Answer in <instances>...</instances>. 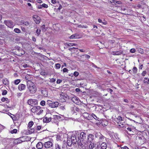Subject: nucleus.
<instances>
[{
  "instance_id": "32",
  "label": "nucleus",
  "mask_w": 149,
  "mask_h": 149,
  "mask_svg": "<svg viewBox=\"0 0 149 149\" xmlns=\"http://www.w3.org/2000/svg\"><path fill=\"white\" fill-rule=\"evenodd\" d=\"M78 27L79 28H87V26H84V25H79L78 26Z\"/></svg>"
},
{
  "instance_id": "42",
  "label": "nucleus",
  "mask_w": 149,
  "mask_h": 149,
  "mask_svg": "<svg viewBox=\"0 0 149 149\" xmlns=\"http://www.w3.org/2000/svg\"><path fill=\"white\" fill-rule=\"evenodd\" d=\"M121 3V2L120 1L115 0V1H114V3L116 4H120Z\"/></svg>"
},
{
  "instance_id": "37",
  "label": "nucleus",
  "mask_w": 149,
  "mask_h": 149,
  "mask_svg": "<svg viewBox=\"0 0 149 149\" xmlns=\"http://www.w3.org/2000/svg\"><path fill=\"white\" fill-rule=\"evenodd\" d=\"M79 74L78 72L77 71L74 72L73 74L74 76L75 77L78 76L79 75Z\"/></svg>"
},
{
  "instance_id": "31",
  "label": "nucleus",
  "mask_w": 149,
  "mask_h": 149,
  "mask_svg": "<svg viewBox=\"0 0 149 149\" xmlns=\"http://www.w3.org/2000/svg\"><path fill=\"white\" fill-rule=\"evenodd\" d=\"M55 66L57 69H59L61 67V64L59 63H56L55 65Z\"/></svg>"
},
{
  "instance_id": "11",
  "label": "nucleus",
  "mask_w": 149,
  "mask_h": 149,
  "mask_svg": "<svg viewBox=\"0 0 149 149\" xmlns=\"http://www.w3.org/2000/svg\"><path fill=\"white\" fill-rule=\"evenodd\" d=\"M76 136H76V135L75 136H72L70 138L73 144H75L77 141Z\"/></svg>"
},
{
  "instance_id": "61",
  "label": "nucleus",
  "mask_w": 149,
  "mask_h": 149,
  "mask_svg": "<svg viewBox=\"0 0 149 149\" xmlns=\"http://www.w3.org/2000/svg\"><path fill=\"white\" fill-rule=\"evenodd\" d=\"M108 91H109V92H110L111 93V92H112L113 91V90L112 89H111V88H108Z\"/></svg>"
},
{
  "instance_id": "56",
  "label": "nucleus",
  "mask_w": 149,
  "mask_h": 149,
  "mask_svg": "<svg viewBox=\"0 0 149 149\" xmlns=\"http://www.w3.org/2000/svg\"><path fill=\"white\" fill-rule=\"evenodd\" d=\"M62 8V6L61 5H60V6H59L58 8L57 9V10L58 11H60V10Z\"/></svg>"
},
{
  "instance_id": "26",
  "label": "nucleus",
  "mask_w": 149,
  "mask_h": 149,
  "mask_svg": "<svg viewBox=\"0 0 149 149\" xmlns=\"http://www.w3.org/2000/svg\"><path fill=\"white\" fill-rule=\"evenodd\" d=\"M21 80L19 79H17L15 81L14 84L15 85L18 84L20 82Z\"/></svg>"
},
{
  "instance_id": "62",
  "label": "nucleus",
  "mask_w": 149,
  "mask_h": 149,
  "mask_svg": "<svg viewBox=\"0 0 149 149\" xmlns=\"http://www.w3.org/2000/svg\"><path fill=\"white\" fill-rule=\"evenodd\" d=\"M51 81L52 82H53L55 81L56 79L54 78H52L51 80Z\"/></svg>"
},
{
  "instance_id": "24",
  "label": "nucleus",
  "mask_w": 149,
  "mask_h": 149,
  "mask_svg": "<svg viewBox=\"0 0 149 149\" xmlns=\"http://www.w3.org/2000/svg\"><path fill=\"white\" fill-rule=\"evenodd\" d=\"M3 83L5 85H8L9 84V82L7 79H5L3 80Z\"/></svg>"
},
{
  "instance_id": "23",
  "label": "nucleus",
  "mask_w": 149,
  "mask_h": 149,
  "mask_svg": "<svg viewBox=\"0 0 149 149\" xmlns=\"http://www.w3.org/2000/svg\"><path fill=\"white\" fill-rule=\"evenodd\" d=\"M21 24L23 25L28 26L29 24V23L27 21L24 22L23 21H21Z\"/></svg>"
},
{
  "instance_id": "55",
  "label": "nucleus",
  "mask_w": 149,
  "mask_h": 149,
  "mask_svg": "<svg viewBox=\"0 0 149 149\" xmlns=\"http://www.w3.org/2000/svg\"><path fill=\"white\" fill-rule=\"evenodd\" d=\"M117 119L118 120H119L120 121H122V117L120 116H119L118 117Z\"/></svg>"
},
{
  "instance_id": "9",
  "label": "nucleus",
  "mask_w": 149,
  "mask_h": 149,
  "mask_svg": "<svg viewBox=\"0 0 149 149\" xmlns=\"http://www.w3.org/2000/svg\"><path fill=\"white\" fill-rule=\"evenodd\" d=\"M26 87L25 85L23 84H20L18 86V88L20 91H22L25 89Z\"/></svg>"
},
{
  "instance_id": "44",
  "label": "nucleus",
  "mask_w": 149,
  "mask_h": 149,
  "mask_svg": "<svg viewBox=\"0 0 149 149\" xmlns=\"http://www.w3.org/2000/svg\"><path fill=\"white\" fill-rule=\"evenodd\" d=\"M45 102L44 101H42L40 102V104L42 106H44L45 104Z\"/></svg>"
},
{
  "instance_id": "6",
  "label": "nucleus",
  "mask_w": 149,
  "mask_h": 149,
  "mask_svg": "<svg viewBox=\"0 0 149 149\" xmlns=\"http://www.w3.org/2000/svg\"><path fill=\"white\" fill-rule=\"evenodd\" d=\"M28 104L32 106L38 104V101L36 99H30L27 101Z\"/></svg>"
},
{
  "instance_id": "27",
  "label": "nucleus",
  "mask_w": 149,
  "mask_h": 149,
  "mask_svg": "<svg viewBox=\"0 0 149 149\" xmlns=\"http://www.w3.org/2000/svg\"><path fill=\"white\" fill-rule=\"evenodd\" d=\"M55 149H61V147L58 144H55Z\"/></svg>"
},
{
  "instance_id": "47",
  "label": "nucleus",
  "mask_w": 149,
  "mask_h": 149,
  "mask_svg": "<svg viewBox=\"0 0 149 149\" xmlns=\"http://www.w3.org/2000/svg\"><path fill=\"white\" fill-rule=\"evenodd\" d=\"M62 149H67V146L65 145H63L62 147Z\"/></svg>"
},
{
  "instance_id": "43",
  "label": "nucleus",
  "mask_w": 149,
  "mask_h": 149,
  "mask_svg": "<svg viewBox=\"0 0 149 149\" xmlns=\"http://www.w3.org/2000/svg\"><path fill=\"white\" fill-rule=\"evenodd\" d=\"M82 56H84L85 58H87V59H89L90 58V56L89 55H87L86 54L83 55H82Z\"/></svg>"
},
{
  "instance_id": "60",
  "label": "nucleus",
  "mask_w": 149,
  "mask_h": 149,
  "mask_svg": "<svg viewBox=\"0 0 149 149\" xmlns=\"http://www.w3.org/2000/svg\"><path fill=\"white\" fill-rule=\"evenodd\" d=\"M41 128V127L40 126H38L37 127V129L38 130H40Z\"/></svg>"
},
{
  "instance_id": "50",
  "label": "nucleus",
  "mask_w": 149,
  "mask_h": 149,
  "mask_svg": "<svg viewBox=\"0 0 149 149\" xmlns=\"http://www.w3.org/2000/svg\"><path fill=\"white\" fill-rule=\"evenodd\" d=\"M122 149H129V148L126 146H123L121 147Z\"/></svg>"
},
{
  "instance_id": "40",
  "label": "nucleus",
  "mask_w": 149,
  "mask_h": 149,
  "mask_svg": "<svg viewBox=\"0 0 149 149\" xmlns=\"http://www.w3.org/2000/svg\"><path fill=\"white\" fill-rule=\"evenodd\" d=\"M36 32L38 36L40 34V30L37 29L36 30Z\"/></svg>"
},
{
  "instance_id": "52",
  "label": "nucleus",
  "mask_w": 149,
  "mask_h": 149,
  "mask_svg": "<svg viewBox=\"0 0 149 149\" xmlns=\"http://www.w3.org/2000/svg\"><path fill=\"white\" fill-rule=\"evenodd\" d=\"M146 74V71H143L141 73V74L143 76H145Z\"/></svg>"
},
{
  "instance_id": "17",
  "label": "nucleus",
  "mask_w": 149,
  "mask_h": 149,
  "mask_svg": "<svg viewBox=\"0 0 149 149\" xmlns=\"http://www.w3.org/2000/svg\"><path fill=\"white\" fill-rule=\"evenodd\" d=\"M70 38V39L79 38V35L77 33L71 35Z\"/></svg>"
},
{
  "instance_id": "51",
  "label": "nucleus",
  "mask_w": 149,
  "mask_h": 149,
  "mask_svg": "<svg viewBox=\"0 0 149 149\" xmlns=\"http://www.w3.org/2000/svg\"><path fill=\"white\" fill-rule=\"evenodd\" d=\"M127 133L129 134L133 135V134H134V132L133 131V130H132L131 131L129 132H128Z\"/></svg>"
},
{
  "instance_id": "12",
  "label": "nucleus",
  "mask_w": 149,
  "mask_h": 149,
  "mask_svg": "<svg viewBox=\"0 0 149 149\" xmlns=\"http://www.w3.org/2000/svg\"><path fill=\"white\" fill-rule=\"evenodd\" d=\"M94 136L93 135L91 134H89L88 136V142H91V141H93L94 139Z\"/></svg>"
},
{
  "instance_id": "36",
  "label": "nucleus",
  "mask_w": 149,
  "mask_h": 149,
  "mask_svg": "<svg viewBox=\"0 0 149 149\" xmlns=\"http://www.w3.org/2000/svg\"><path fill=\"white\" fill-rule=\"evenodd\" d=\"M91 116L95 119L96 120H97V119L98 118L94 113H92L91 115Z\"/></svg>"
},
{
  "instance_id": "1",
  "label": "nucleus",
  "mask_w": 149,
  "mask_h": 149,
  "mask_svg": "<svg viewBox=\"0 0 149 149\" xmlns=\"http://www.w3.org/2000/svg\"><path fill=\"white\" fill-rule=\"evenodd\" d=\"M27 86L30 93L33 94L36 92L37 89L33 82L30 81H28L27 82Z\"/></svg>"
},
{
  "instance_id": "29",
  "label": "nucleus",
  "mask_w": 149,
  "mask_h": 149,
  "mask_svg": "<svg viewBox=\"0 0 149 149\" xmlns=\"http://www.w3.org/2000/svg\"><path fill=\"white\" fill-rule=\"evenodd\" d=\"M33 123L32 121H31L30 122H29V127L30 128L32 127V126H33Z\"/></svg>"
},
{
  "instance_id": "35",
  "label": "nucleus",
  "mask_w": 149,
  "mask_h": 149,
  "mask_svg": "<svg viewBox=\"0 0 149 149\" xmlns=\"http://www.w3.org/2000/svg\"><path fill=\"white\" fill-rule=\"evenodd\" d=\"M8 100V98H4V97H3L1 99V101L3 102H4L5 101H7Z\"/></svg>"
},
{
  "instance_id": "25",
  "label": "nucleus",
  "mask_w": 149,
  "mask_h": 149,
  "mask_svg": "<svg viewBox=\"0 0 149 149\" xmlns=\"http://www.w3.org/2000/svg\"><path fill=\"white\" fill-rule=\"evenodd\" d=\"M143 82L146 84H149V79L145 77L143 80Z\"/></svg>"
},
{
  "instance_id": "2",
  "label": "nucleus",
  "mask_w": 149,
  "mask_h": 149,
  "mask_svg": "<svg viewBox=\"0 0 149 149\" xmlns=\"http://www.w3.org/2000/svg\"><path fill=\"white\" fill-rule=\"evenodd\" d=\"M75 134L77 136H78V137L79 136V139L81 140L82 142L86 139V134L84 132H80L77 131L76 132Z\"/></svg>"
},
{
  "instance_id": "28",
  "label": "nucleus",
  "mask_w": 149,
  "mask_h": 149,
  "mask_svg": "<svg viewBox=\"0 0 149 149\" xmlns=\"http://www.w3.org/2000/svg\"><path fill=\"white\" fill-rule=\"evenodd\" d=\"M14 31L16 33H20L21 32V31L18 28L15 29Z\"/></svg>"
},
{
  "instance_id": "45",
  "label": "nucleus",
  "mask_w": 149,
  "mask_h": 149,
  "mask_svg": "<svg viewBox=\"0 0 149 149\" xmlns=\"http://www.w3.org/2000/svg\"><path fill=\"white\" fill-rule=\"evenodd\" d=\"M42 7H44L45 8H47L48 7L47 5L45 3H43L42 5Z\"/></svg>"
},
{
  "instance_id": "20",
  "label": "nucleus",
  "mask_w": 149,
  "mask_h": 149,
  "mask_svg": "<svg viewBox=\"0 0 149 149\" xmlns=\"http://www.w3.org/2000/svg\"><path fill=\"white\" fill-rule=\"evenodd\" d=\"M41 93L42 95L45 97H47L48 96L47 92L45 90L42 91Z\"/></svg>"
},
{
  "instance_id": "5",
  "label": "nucleus",
  "mask_w": 149,
  "mask_h": 149,
  "mask_svg": "<svg viewBox=\"0 0 149 149\" xmlns=\"http://www.w3.org/2000/svg\"><path fill=\"white\" fill-rule=\"evenodd\" d=\"M53 143L52 141H50L46 142L43 144L44 147L46 149L51 148L53 146Z\"/></svg>"
},
{
  "instance_id": "7",
  "label": "nucleus",
  "mask_w": 149,
  "mask_h": 149,
  "mask_svg": "<svg viewBox=\"0 0 149 149\" xmlns=\"http://www.w3.org/2000/svg\"><path fill=\"white\" fill-rule=\"evenodd\" d=\"M33 18L37 24H39L40 22V17L37 15H34L33 16Z\"/></svg>"
},
{
  "instance_id": "39",
  "label": "nucleus",
  "mask_w": 149,
  "mask_h": 149,
  "mask_svg": "<svg viewBox=\"0 0 149 149\" xmlns=\"http://www.w3.org/2000/svg\"><path fill=\"white\" fill-rule=\"evenodd\" d=\"M52 102L50 100H47V104L49 105V106H50V105H51V104L52 103Z\"/></svg>"
},
{
  "instance_id": "3",
  "label": "nucleus",
  "mask_w": 149,
  "mask_h": 149,
  "mask_svg": "<svg viewBox=\"0 0 149 149\" xmlns=\"http://www.w3.org/2000/svg\"><path fill=\"white\" fill-rule=\"evenodd\" d=\"M3 23L8 27L10 28H13L15 25L13 22L11 20H5Z\"/></svg>"
},
{
  "instance_id": "8",
  "label": "nucleus",
  "mask_w": 149,
  "mask_h": 149,
  "mask_svg": "<svg viewBox=\"0 0 149 149\" xmlns=\"http://www.w3.org/2000/svg\"><path fill=\"white\" fill-rule=\"evenodd\" d=\"M82 141L81 140H80V139H79V136L78 137V146L81 147V148L84 149L85 148V147L84 146V145L83 144V143L81 142Z\"/></svg>"
},
{
  "instance_id": "41",
  "label": "nucleus",
  "mask_w": 149,
  "mask_h": 149,
  "mask_svg": "<svg viewBox=\"0 0 149 149\" xmlns=\"http://www.w3.org/2000/svg\"><path fill=\"white\" fill-rule=\"evenodd\" d=\"M135 51L136 50L134 48L130 50V52L131 53H134L135 52Z\"/></svg>"
},
{
  "instance_id": "13",
  "label": "nucleus",
  "mask_w": 149,
  "mask_h": 149,
  "mask_svg": "<svg viewBox=\"0 0 149 149\" xmlns=\"http://www.w3.org/2000/svg\"><path fill=\"white\" fill-rule=\"evenodd\" d=\"M23 139V138L22 137L18 138L15 141L14 143L16 144L20 143L23 141V140H22Z\"/></svg>"
},
{
  "instance_id": "53",
  "label": "nucleus",
  "mask_w": 149,
  "mask_h": 149,
  "mask_svg": "<svg viewBox=\"0 0 149 149\" xmlns=\"http://www.w3.org/2000/svg\"><path fill=\"white\" fill-rule=\"evenodd\" d=\"M34 129H31L30 130H29V132L30 133H32L34 132Z\"/></svg>"
},
{
  "instance_id": "16",
  "label": "nucleus",
  "mask_w": 149,
  "mask_h": 149,
  "mask_svg": "<svg viewBox=\"0 0 149 149\" xmlns=\"http://www.w3.org/2000/svg\"><path fill=\"white\" fill-rule=\"evenodd\" d=\"M107 148V145L106 143L102 142L101 145V149H106Z\"/></svg>"
},
{
  "instance_id": "14",
  "label": "nucleus",
  "mask_w": 149,
  "mask_h": 149,
  "mask_svg": "<svg viewBox=\"0 0 149 149\" xmlns=\"http://www.w3.org/2000/svg\"><path fill=\"white\" fill-rule=\"evenodd\" d=\"M43 146L42 143L41 142H39L37 144L36 146L38 149H41L42 148Z\"/></svg>"
},
{
  "instance_id": "10",
  "label": "nucleus",
  "mask_w": 149,
  "mask_h": 149,
  "mask_svg": "<svg viewBox=\"0 0 149 149\" xmlns=\"http://www.w3.org/2000/svg\"><path fill=\"white\" fill-rule=\"evenodd\" d=\"M58 104L59 103L57 102H52L49 107L52 108L56 107L58 106Z\"/></svg>"
},
{
  "instance_id": "18",
  "label": "nucleus",
  "mask_w": 149,
  "mask_h": 149,
  "mask_svg": "<svg viewBox=\"0 0 149 149\" xmlns=\"http://www.w3.org/2000/svg\"><path fill=\"white\" fill-rule=\"evenodd\" d=\"M90 142V144L89 145V148L90 149H93V148L96 147V146H94L95 143L94 142H92L91 141Z\"/></svg>"
},
{
  "instance_id": "22",
  "label": "nucleus",
  "mask_w": 149,
  "mask_h": 149,
  "mask_svg": "<svg viewBox=\"0 0 149 149\" xmlns=\"http://www.w3.org/2000/svg\"><path fill=\"white\" fill-rule=\"evenodd\" d=\"M82 116L88 119V117L89 115L88 113L86 112H85L82 113Z\"/></svg>"
},
{
  "instance_id": "33",
  "label": "nucleus",
  "mask_w": 149,
  "mask_h": 149,
  "mask_svg": "<svg viewBox=\"0 0 149 149\" xmlns=\"http://www.w3.org/2000/svg\"><path fill=\"white\" fill-rule=\"evenodd\" d=\"M137 71V69L136 67H134L133 68V71L134 74L136 73Z\"/></svg>"
},
{
  "instance_id": "63",
  "label": "nucleus",
  "mask_w": 149,
  "mask_h": 149,
  "mask_svg": "<svg viewBox=\"0 0 149 149\" xmlns=\"http://www.w3.org/2000/svg\"><path fill=\"white\" fill-rule=\"evenodd\" d=\"M127 130L129 131V132L131 131L132 130L130 127H128Z\"/></svg>"
},
{
  "instance_id": "4",
  "label": "nucleus",
  "mask_w": 149,
  "mask_h": 149,
  "mask_svg": "<svg viewBox=\"0 0 149 149\" xmlns=\"http://www.w3.org/2000/svg\"><path fill=\"white\" fill-rule=\"evenodd\" d=\"M95 135L96 138H98V137L99 138V139L100 142H102L106 139L105 137L100 133H96Z\"/></svg>"
},
{
  "instance_id": "34",
  "label": "nucleus",
  "mask_w": 149,
  "mask_h": 149,
  "mask_svg": "<svg viewBox=\"0 0 149 149\" xmlns=\"http://www.w3.org/2000/svg\"><path fill=\"white\" fill-rule=\"evenodd\" d=\"M41 29L44 31H46L45 28V26L44 25H43L41 27Z\"/></svg>"
},
{
  "instance_id": "64",
  "label": "nucleus",
  "mask_w": 149,
  "mask_h": 149,
  "mask_svg": "<svg viewBox=\"0 0 149 149\" xmlns=\"http://www.w3.org/2000/svg\"><path fill=\"white\" fill-rule=\"evenodd\" d=\"M135 149H142V148H141L138 147V146H136L135 147Z\"/></svg>"
},
{
  "instance_id": "59",
  "label": "nucleus",
  "mask_w": 149,
  "mask_h": 149,
  "mask_svg": "<svg viewBox=\"0 0 149 149\" xmlns=\"http://www.w3.org/2000/svg\"><path fill=\"white\" fill-rule=\"evenodd\" d=\"M52 3L53 4H55L56 3V0H51Z\"/></svg>"
},
{
  "instance_id": "30",
  "label": "nucleus",
  "mask_w": 149,
  "mask_h": 149,
  "mask_svg": "<svg viewBox=\"0 0 149 149\" xmlns=\"http://www.w3.org/2000/svg\"><path fill=\"white\" fill-rule=\"evenodd\" d=\"M78 98L77 97H73L72 98V101L74 102H75V101H78Z\"/></svg>"
},
{
  "instance_id": "49",
  "label": "nucleus",
  "mask_w": 149,
  "mask_h": 149,
  "mask_svg": "<svg viewBox=\"0 0 149 149\" xmlns=\"http://www.w3.org/2000/svg\"><path fill=\"white\" fill-rule=\"evenodd\" d=\"M62 81L60 79H58L57 80V81H56V83H57V84H60V83L61 82H62Z\"/></svg>"
},
{
  "instance_id": "58",
  "label": "nucleus",
  "mask_w": 149,
  "mask_h": 149,
  "mask_svg": "<svg viewBox=\"0 0 149 149\" xmlns=\"http://www.w3.org/2000/svg\"><path fill=\"white\" fill-rule=\"evenodd\" d=\"M22 66L24 68H26L28 67L29 66L26 64H24L22 65Z\"/></svg>"
},
{
  "instance_id": "21",
  "label": "nucleus",
  "mask_w": 149,
  "mask_h": 149,
  "mask_svg": "<svg viewBox=\"0 0 149 149\" xmlns=\"http://www.w3.org/2000/svg\"><path fill=\"white\" fill-rule=\"evenodd\" d=\"M51 120V118H47L45 117L43 121L45 123H49L50 122Z\"/></svg>"
},
{
  "instance_id": "38",
  "label": "nucleus",
  "mask_w": 149,
  "mask_h": 149,
  "mask_svg": "<svg viewBox=\"0 0 149 149\" xmlns=\"http://www.w3.org/2000/svg\"><path fill=\"white\" fill-rule=\"evenodd\" d=\"M17 132V129H14L13 130L11 131L10 132L12 134L13 133H16Z\"/></svg>"
},
{
  "instance_id": "57",
  "label": "nucleus",
  "mask_w": 149,
  "mask_h": 149,
  "mask_svg": "<svg viewBox=\"0 0 149 149\" xmlns=\"http://www.w3.org/2000/svg\"><path fill=\"white\" fill-rule=\"evenodd\" d=\"M67 45L68 47L72 46V43H68L67 44Z\"/></svg>"
},
{
  "instance_id": "48",
  "label": "nucleus",
  "mask_w": 149,
  "mask_h": 149,
  "mask_svg": "<svg viewBox=\"0 0 149 149\" xmlns=\"http://www.w3.org/2000/svg\"><path fill=\"white\" fill-rule=\"evenodd\" d=\"M116 55H119L120 54H122V52H121L120 51H117L116 52Z\"/></svg>"
},
{
  "instance_id": "15",
  "label": "nucleus",
  "mask_w": 149,
  "mask_h": 149,
  "mask_svg": "<svg viewBox=\"0 0 149 149\" xmlns=\"http://www.w3.org/2000/svg\"><path fill=\"white\" fill-rule=\"evenodd\" d=\"M40 107H34L31 109V111L33 112H35L36 111H37L38 110L40 109Z\"/></svg>"
},
{
  "instance_id": "19",
  "label": "nucleus",
  "mask_w": 149,
  "mask_h": 149,
  "mask_svg": "<svg viewBox=\"0 0 149 149\" xmlns=\"http://www.w3.org/2000/svg\"><path fill=\"white\" fill-rule=\"evenodd\" d=\"M67 145L69 146H71L72 144H73L71 139L70 138H67Z\"/></svg>"
},
{
  "instance_id": "54",
  "label": "nucleus",
  "mask_w": 149,
  "mask_h": 149,
  "mask_svg": "<svg viewBox=\"0 0 149 149\" xmlns=\"http://www.w3.org/2000/svg\"><path fill=\"white\" fill-rule=\"evenodd\" d=\"M68 70L66 68H64L63 69V71L64 72H67Z\"/></svg>"
},
{
  "instance_id": "46",
  "label": "nucleus",
  "mask_w": 149,
  "mask_h": 149,
  "mask_svg": "<svg viewBox=\"0 0 149 149\" xmlns=\"http://www.w3.org/2000/svg\"><path fill=\"white\" fill-rule=\"evenodd\" d=\"M7 93V91L6 90H5L3 91L2 94L3 95H5Z\"/></svg>"
}]
</instances>
